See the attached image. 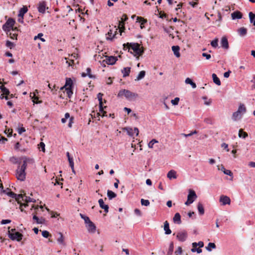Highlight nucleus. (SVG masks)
Wrapping results in <instances>:
<instances>
[{
  "label": "nucleus",
  "instance_id": "nucleus-63",
  "mask_svg": "<svg viewBox=\"0 0 255 255\" xmlns=\"http://www.w3.org/2000/svg\"><path fill=\"white\" fill-rule=\"evenodd\" d=\"M74 118L73 117H71L70 118L69 121V123H68V126L69 128H72V124L74 123Z\"/></svg>",
  "mask_w": 255,
  "mask_h": 255
},
{
  "label": "nucleus",
  "instance_id": "nucleus-34",
  "mask_svg": "<svg viewBox=\"0 0 255 255\" xmlns=\"http://www.w3.org/2000/svg\"><path fill=\"white\" fill-rule=\"evenodd\" d=\"M238 111H239V113L240 114H244L246 112V108L244 104H240L238 109L237 110Z\"/></svg>",
  "mask_w": 255,
  "mask_h": 255
},
{
  "label": "nucleus",
  "instance_id": "nucleus-49",
  "mask_svg": "<svg viewBox=\"0 0 255 255\" xmlns=\"http://www.w3.org/2000/svg\"><path fill=\"white\" fill-rule=\"evenodd\" d=\"M27 164L26 163V162H24L23 160V163L21 165V166H18V168H19V169L20 170H22V172H24L25 171V169L26 168Z\"/></svg>",
  "mask_w": 255,
  "mask_h": 255
},
{
  "label": "nucleus",
  "instance_id": "nucleus-26",
  "mask_svg": "<svg viewBox=\"0 0 255 255\" xmlns=\"http://www.w3.org/2000/svg\"><path fill=\"white\" fill-rule=\"evenodd\" d=\"M176 172L174 170H171L168 172L167 176L170 179H171L172 178L175 179L176 178Z\"/></svg>",
  "mask_w": 255,
  "mask_h": 255
},
{
  "label": "nucleus",
  "instance_id": "nucleus-12",
  "mask_svg": "<svg viewBox=\"0 0 255 255\" xmlns=\"http://www.w3.org/2000/svg\"><path fill=\"white\" fill-rule=\"evenodd\" d=\"M221 44L222 48L225 49H228L229 48V42L226 36L222 37L221 41Z\"/></svg>",
  "mask_w": 255,
  "mask_h": 255
},
{
  "label": "nucleus",
  "instance_id": "nucleus-15",
  "mask_svg": "<svg viewBox=\"0 0 255 255\" xmlns=\"http://www.w3.org/2000/svg\"><path fill=\"white\" fill-rule=\"evenodd\" d=\"M28 8L26 5H23L18 11V17H23L24 14L27 12Z\"/></svg>",
  "mask_w": 255,
  "mask_h": 255
},
{
  "label": "nucleus",
  "instance_id": "nucleus-17",
  "mask_svg": "<svg viewBox=\"0 0 255 255\" xmlns=\"http://www.w3.org/2000/svg\"><path fill=\"white\" fill-rule=\"evenodd\" d=\"M32 219L33 220L35 221L36 223L38 224H43L44 223L45 221V219L44 218L41 217V218L39 219L36 215V213L33 215Z\"/></svg>",
  "mask_w": 255,
  "mask_h": 255
},
{
  "label": "nucleus",
  "instance_id": "nucleus-16",
  "mask_svg": "<svg viewBox=\"0 0 255 255\" xmlns=\"http://www.w3.org/2000/svg\"><path fill=\"white\" fill-rule=\"evenodd\" d=\"M238 34L241 37L245 36L247 34V29L244 27L238 28L237 30Z\"/></svg>",
  "mask_w": 255,
  "mask_h": 255
},
{
  "label": "nucleus",
  "instance_id": "nucleus-19",
  "mask_svg": "<svg viewBox=\"0 0 255 255\" xmlns=\"http://www.w3.org/2000/svg\"><path fill=\"white\" fill-rule=\"evenodd\" d=\"M172 50L174 53V54L176 57L179 58L180 56V54L179 52L180 47L179 46H172Z\"/></svg>",
  "mask_w": 255,
  "mask_h": 255
},
{
  "label": "nucleus",
  "instance_id": "nucleus-31",
  "mask_svg": "<svg viewBox=\"0 0 255 255\" xmlns=\"http://www.w3.org/2000/svg\"><path fill=\"white\" fill-rule=\"evenodd\" d=\"M124 130H126L127 132V134L130 136H133L134 133L133 130L132 128L129 127H126L124 128Z\"/></svg>",
  "mask_w": 255,
  "mask_h": 255
},
{
  "label": "nucleus",
  "instance_id": "nucleus-45",
  "mask_svg": "<svg viewBox=\"0 0 255 255\" xmlns=\"http://www.w3.org/2000/svg\"><path fill=\"white\" fill-rule=\"evenodd\" d=\"M222 168H224V170H223V172L225 174L233 177V173L231 170L225 169L223 166H222Z\"/></svg>",
  "mask_w": 255,
  "mask_h": 255
},
{
  "label": "nucleus",
  "instance_id": "nucleus-2",
  "mask_svg": "<svg viewBox=\"0 0 255 255\" xmlns=\"http://www.w3.org/2000/svg\"><path fill=\"white\" fill-rule=\"evenodd\" d=\"M126 45H129V43L127 44H124V48H125ZM130 47H129L128 46V48L131 49L134 53L135 56H141L144 53V50L140 48V45L138 43H130Z\"/></svg>",
  "mask_w": 255,
  "mask_h": 255
},
{
  "label": "nucleus",
  "instance_id": "nucleus-13",
  "mask_svg": "<svg viewBox=\"0 0 255 255\" xmlns=\"http://www.w3.org/2000/svg\"><path fill=\"white\" fill-rule=\"evenodd\" d=\"M100 208L104 210V211L107 213L109 212V206L105 204L104 200L102 199H100L98 201Z\"/></svg>",
  "mask_w": 255,
  "mask_h": 255
},
{
  "label": "nucleus",
  "instance_id": "nucleus-18",
  "mask_svg": "<svg viewBox=\"0 0 255 255\" xmlns=\"http://www.w3.org/2000/svg\"><path fill=\"white\" fill-rule=\"evenodd\" d=\"M164 230L165 231V234L170 235L171 233V230L169 228V224L167 221L164 222Z\"/></svg>",
  "mask_w": 255,
  "mask_h": 255
},
{
  "label": "nucleus",
  "instance_id": "nucleus-51",
  "mask_svg": "<svg viewBox=\"0 0 255 255\" xmlns=\"http://www.w3.org/2000/svg\"><path fill=\"white\" fill-rule=\"evenodd\" d=\"M43 34L42 33H39L37 35L35 36L34 38V40H36L37 39V38L38 39H40V40L41 41H42V42H44L45 41V39L42 38V37L43 36Z\"/></svg>",
  "mask_w": 255,
  "mask_h": 255
},
{
  "label": "nucleus",
  "instance_id": "nucleus-20",
  "mask_svg": "<svg viewBox=\"0 0 255 255\" xmlns=\"http://www.w3.org/2000/svg\"><path fill=\"white\" fill-rule=\"evenodd\" d=\"M173 222L178 224L181 223V216L179 213H176L173 218Z\"/></svg>",
  "mask_w": 255,
  "mask_h": 255
},
{
  "label": "nucleus",
  "instance_id": "nucleus-14",
  "mask_svg": "<svg viewBox=\"0 0 255 255\" xmlns=\"http://www.w3.org/2000/svg\"><path fill=\"white\" fill-rule=\"evenodd\" d=\"M232 19H241L243 17V14L241 12L236 10L231 14Z\"/></svg>",
  "mask_w": 255,
  "mask_h": 255
},
{
  "label": "nucleus",
  "instance_id": "nucleus-35",
  "mask_svg": "<svg viewBox=\"0 0 255 255\" xmlns=\"http://www.w3.org/2000/svg\"><path fill=\"white\" fill-rule=\"evenodd\" d=\"M74 87H67L66 88V93L67 94V96L69 98H71V96H72L73 92V89Z\"/></svg>",
  "mask_w": 255,
  "mask_h": 255
},
{
  "label": "nucleus",
  "instance_id": "nucleus-54",
  "mask_svg": "<svg viewBox=\"0 0 255 255\" xmlns=\"http://www.w3.org/2000/svg\"><path fill=\"white\" fill-rule=\"evenodd\" d=\"M150 202L148 200H145L143 199H141V204L142 206H148L149 205Z\"/></svg>",
  "mask_w": 255,
  "mask_h": 255
},
{
  "label": "nucleus",
  "instance_id": "nucleus-33",
  "mask_svg": "<svg viewBox=\"0 0 255 255\" xmlns=\"http://www.w3.org/2000/svg\"><path fill=\"white\" fill-rule=\"evenodd\" d=\"M241 118V114L239 113V111H236L235 112H234L232 115V119L236 121L238 119H240Z\"/></svg>",
  "mask_w": 255,
  "mask_h": 255
},
{
  "label": "nucleus",
  "instance_id": "nucleus-56",
  "mask_svg": "<svg viewBox=\"0 0 255 255\" xmlns=\"http://www.w3.org/2000/svg\"><path fill=\"white\" fill-rule=\"evenodd\" d=\"M191 251L192 253L197 252L198 254H200V253H202V250L200 248H198L197 247H196V248H192L191 250Z\"/></svg>",
  "mask_w": 255,
  "mask_h": 255
},
{
  "label": "nucleus",
  "instance_id": "nucleus-40",
  "mask_svg": "<svg viewBox=\"0 0 255 255\" xmlns=\"http://www.w3.org/2000/svg\"><path fill=\"white\" fill-rule=\"evenodd\" d=\"M145 75V71L142 70V71H140L139 73H138L135 80H140L143 79Z\"/></svg>",
  "mask_w": 255,
  "mask_h": 255
},
{
  "label": "nucleus",
  "instance_id": "nucleus-1",
  "mask_svg": "<svg viewBox=\"0 0 255 255\" xmlns=\"http://www.w3.org/2000/svg\"><path fill=\"white\" fill-rule=\"evenodd\" d=\"M123 96L128 101H134L138 97L137 93H133L126 89L120 90L118 94V97H122Z\"/></svg>",
  "mask_w": 255,
  "mask_h": 255
},
{
  "label": "nucleus",
  "instance_id": "nucleus-27",
  "mask_svg": "<svg viewBox=\"0 0 255 255\" xmlns=\"http://www.w3.org/2000/svg\"><path fill=\"white\" fill-rule=\"evenodd\" d=\"M24 197H25L24 195H22L21 194H16V197L15 198V199L17 201V203L19 204L22 201H24Z\"/></svg>",
  "mask_w": 255,
  "mask_h": 255
},
{
  "label": "nucleus",
  "instance_id": "nucleus-39",
  "mask_svg": "<svg viewBox=\"0 0 255 255\" xmlns=\"http://www.w3.org/2000/svg\"><path fill=\"white\" fill-rule=\"evenodd\" d=\"M0 90L5 95H8L9 94V91L8 89L5 87L4 86L0 85Z\"/></svg>",
  "mask_w": 255,
  "mask_h": 255
},
{
  "label": "nucleus",
  "instance_id": "nucleus-3",
  "mask_svg": "<svg viewBox=\"0 0 255 255\" xmlns=\"http://www.w3.org/2000/svg\"><path fill=\"white\" fill-rule=\"evenodd\" d=\"M15 23V20L12 18H9L5 23L2 26V28L7 34L13 29V27Z\"/></svg>",
  "mask_w": 255,
  "mask_h": 255
},
{
  "label": "nucleus",
  "instance_id": "nucleus-9",
  "mask_svg": "<svg viewBox=\"0 0 255 255\" xmlns=\"http://www.w3.org/2000/svg\"><path fill=\"white\" fill-rule=\"evenodd\" d=\"M16 175L17 179L19 180L23 181L25 179V171L22 172V170L19 169V168L16 171Z\"/></svg>",
  "mask_w": 255,
  "mask_h": 255
},
{
  "label": "nucleus",
  "instance_id": "nucleus-24",
  "mask_svg": "<svg viewBox=\"0 0 255 255\" xmlns=\"http://www.w3.org/2000/svg\"><path fill=\"white\" fill-rule=\"evenodd\" d=\"M130 72V67H125L123 70H122V73L123 74V77H126L128 76L129 75Z\"/></svg>",
  "mask_w": 255,
  "mask_h": 255
},
{
  "label": "nucleus",
  "instance_id": "nucleus-30",
  "mask_svg": "<svg viewBox=\"0 0 255 255\" xmlns=\"http://www.w3.org/2000/svg\"><path fill=\"white\" fill-rule=\"evenodd\" d=\"M107 196L110 200H111L117 197V194L110 190L107 191Z\"/></svg>",
  "mask_w": 255,
  "mask_h": 255
},
{
  "label": "nucleus",
  "instance_id": "nucleus-5",
  "mask_svg": "<svg viewBox=\"0 0 255 255\" xmlns=\"http://www.w3.org/2000/svg\"><path fill=\"white\" fill-rule=\"evenodd\" d=\"M7 235L11 240L17 242L21 241L23 237V235L18 232H15L14 233L8 232Z\"/></svg>",
  "mask_w": 255,
  "mask_h": 255
},
{
  "label": "nucleus",
  "instance_id": "nucleus-23",
  "mask_svg": "<svg viewBox=\"0 0 255 255\" xmlns=\"http://www.w3.org/2000/svg\"><path fill=\"white\" fill-rule=\"evenodd\" d=\"M213 82L217 85L218 86H220L221 84L220 79L218 77L217 75L215 73H213L212 75Z\"/></svg>",
  "mask_w": 255,
  "mask_h": 255
},
{
  "label": "nucleus",
  "instance_id": "nucleus-50",
  "mask_svg": "<svg viewBox=\"0 0 255 255\" xmlns=\"http://www.w3.org/2000/svg\"><path fill=\"white\" fill-rule=\"evenodd\" d=\"M27 164L26 163V162H24L23 160V163L21 165V166H18V168H19V169L20 170H22V172H24L25 171V169L26 168Z\"/></svg>",
  "mask_w": 255,
  "mask_h": 255
},
{
  "label": "nucleus",
  "instance_id": "nucleus-21",
  "mask_svg": "<svg viewBox=\"0 0 255 255\" xmlns=\"http://www.w3.org/2000/svg\"><path fill=\"white\" fill-rule=\"evenodd\" d=\"M107 35H108V36H107L106 37V39L108 40L112 41L113 40V39L116 38V32L113 35V31H112V30H111V29H110L108 31Z\"/></svg>",
  "mask_w": 255,
  "mask_h": 255
},
{
  "label": "nucleus",
  "instance_id": "nucleus-44",
  "mask_svg": "<svg viewBox=\"0 0 255 255\" xmlns=\"http://www.w3.org/2000/svg\"><path fill=\"white\" fill-rule=\"evenodd\" d=\"M218 39L216 38L214 40L211 41V45L214 48H217L218 46Z\"/></svg>",
  "mask_w": 255,
  "mask_h": 255
},
{
  "label": "nucleus",
  "instance_id": "nucleus-55",
  "mask_svg": "<svg viewBox=\"0 0 255 255\" xmlns=\"http://www.w3.org/2000/svg\"><path fill=\"white\" fill-rule=\"evenodd\" d=\"M80 216H81V218L84 220L85 223L86 224L88 223V222H89L90 221V218L88 216H86L82 214H80Z\"/></svg>",
  "mask_w": 255,
  "mask_h": 255
},
{
  "label": "nucleus",
  "instance_id": "nucleus-4",
  "mask_svg": "<svg viewBox=\"0 0 255 255\" xmlns=\"http://www.w3.org/2000/svg\"><path fill=\"white\" fill-rule=\"evenodd\" d=\"M197 197V196L195 191L190 189L187 196V200L185 202V204L187 206L189 205L196 200Z\"/></svg>",
  "mask_w": 255,
  "mask_h": 255
},
{
  "label": "nucleus",
  "instance_id": "nucleus-36",
  "mask_svg": "<svg viewBox=\"0 0 255 255\" xmlns=\"http://www.w3.org/2000/svg\"><path fill=\"white\" fill-rule=\"evenodd\" d=\"M136 22H140L141 25H143L147 23V20L146 19H145L142 17L137 16L136 18Z\"/></svg>",
  "mask_w": 255,
  "mask_h": 255
},
{
  "label": "nucleus",
  "instance_id": "nucleus-32",
  "mask_svg": "<svg viewBox=\"0 0 255 255\" xmlns=\"http://www.w3.org/2000/svg\"><path fill=\"white\" fill-rule=\"evenodd\" d=\"M128 19L126 14H124L122 17L121 21H119V25L122 26L125 29V22Z\"/></svg>",
  "mask_w": 255,
  "mask_h": 255
},
{
  "label": "nucleus",
  "instance_id": "nucleus-48",
  "mask_svg": "<svg viewBox=\"0 0 255 255\" xmlns=\"http://www.w3.org/2000/svg\"><path fill=\"white\" fill-rule=\"evenodd\" d=\"M86 72H87V76L90 78H93V79H95L96 78V76L95 75H93L92 74H91V69L90 68L88 67L86 69Z\"/></svg>",
  "mask_w": 255,
  "mask_h": 255
},
{
  "label": "nucleus",
  "instance_id": "nucleus-61",
  "mask_svg": "<svg viewBox=\"0 0 255 255\" xmlns=\"http://www.w3.org/2000/svg\"><path fill=\"white\" fill-rule=\"evenodd\" d=\"M202 99L203 100H205V101L204 102V104L205 105H208V106L211 105V102H212L211 99H209L208 101H207V97L206 96L203 97Z\"/></svg>",
  "mask_w": 255,
  "mask_h": 255
},
{
  "label": "nucleus",
  "instance_id": "nucleus-22",
  "mask_svg": "<svg viewBox=\"0 0 255 255\" xmlns=\"http://www.w3.org/2000/svg\"><path fill=\"white\" fill-rule=\"evenodd\" d=\"M197 209L200 215H203L204 214V208L201 203H198L197 205Z\"/></svg>",
  "mask_w": 255,
  "mask_h": 255
},
{
  "label": "nucleus",
  "instance_id": "nucleus-43",
  "mask_svg": "<svg viewBox=\"0 0 255 255\" xmlns=\"http://www.w3.org/2000/svg\"><path fill=\"white\" fill-rule=\"evenodd\" d=\"M24 161L26 162L27 164H29L32 165L34 163V160L29 157H24Z\"/></svg>",
  "mask_w": 255,
  "mask_h": 255
},
{
  "label": "nucleus",
  "instance_id": "nucleus-47",
  "mask_svg": "<svg viewBox=\"0 0 255 255\" xmlns=\"http://www.w3.org/2000/svg\"><path fill=\"white\" fill-rule=\"evenodd\" d=\"M5 45L6 46L9 47L10 49H12L15 47V44L13 42H12L9 40H7L6 41Z\"/></svg>",
  "mask_w": 255,
  "mask_h": 255
},
{
  "label": "nucleus",
  "instance_id": "nucleus-38",
  "mask_svg": "<svg viewBox=\"0 0 255 255\" xmlns=\"http://www.w3.org/2000/svg\"><path fill=\"white\" fill-rule=\"evenodd\" d=\"M216 248V246L214 243H209L208 245V246L206 247V250L209 251L211 252L212 251V249H215Z\"/></svg>",
  "mask_w": 255,
  "mask_h": 255
},
{
  "label": "nucleus",
  "instance_id": "nucleus-52",
  "mask_svg": "<svg viewBox=\"0 0 255 255\" xmlns=\"http://www.w3.org/2000/svg\"><path fill=\"white\" fill-rule=\"evenodd\" d=\"M42 235L45 238H48L50 237H51V234L47 231H43L42 232Z\"/></svg>",
  "mask_w": 255,
  "mask_h": 255
},
{
  "label": "nucleus",
  "instance_id": "nucleus-37",
  "mask_svg": "<svg viewBox=\"0 0 255 255\" xmlns=\"http://www.w3.org/2000/svg\"><path fill=\"white\" fill-rule=\"evenodd\" d=\"M174 249V244L173 242H171L170 243L169 249L167 253V255H172Z\"/></svg>",
  "mask_w": 255,
  "mask_h": 255
},
{
  "label": "nucleus",
  "instance_id": "nucleus-25",
  "mask_svg": "<svg viewBox=\"0 0 255 255\" xmlns=\"http://www.w3.org/2000/svg\"><path fill=\"white\" fill-rule=\"evenodd\" d=\"M65 87H74L73 81L70 78H66Z\"/></svg>",
  "mask_w": 255,
  "mask_h": 255
},
{
  "label": "nucleus",
  "instance_id": "nucleus-42",
  "mask_svg": "<svg viewBox=\"0 0 255 255\" xmlns=\"http://www.w3.org/2000/svg\"><path fill=\"white\" fill-rule=\"evenodd\" d=\"M6 129L4 130V132L5 134H7V137H10L12 135L13 130L11 128H7L6 126Z\"/></svg>",
  "mask_w": 255,
  "mask_h": 255
},
{
  "label": "nucleus",
  "instance_id": "nucleus-62",
  "mask_svg": "<svg viewBox=\"0 0 255 255\" xmlns=\"http://www.w3.org/2000/svg\"><path fill=\"white\" fill-rule=\"evenodd\" d=\"M6 195L12 198H14L16 197V193L12 192V191H9V192H8L6 193Z\"/></svg>",
  "mask_w": 255,
  "mask_h": 255
},
{
  "label": "nucleus",
  "instance_id": "nucleus-10",
  "mask_svg": "<svg viewBox=\"0 0 255 255\" xmlns=\"http://www.w3.org/2000/svg\"><path fill=\"white\" fill-rule=\"evenodd\" d=\"M219 201L223 205H230L231 203L230 198L228 196L223 195L220 196Z\"/></svg>",
  "mask_w": 255,
  "mask_h": 255
},
{
  "label": "nucleus",
  "instance_id": "nucleus-29",
  "mask_svg": "<svg viewBox=\"0 0 255 255\" xmlns=\"http://www.w3.org/2000/svg\"><path fill=\"white\" fill-rule=\"evenodd\" d=\"M185 82L186 84H190L193 88H196V83L194 82L191 79L189 78H187Z\"/></svg>",
  "mask_w": 255,
  "mask_h": 255
},
{
  "label": "nucleus",
  "instance_id": "nucleus-60",
  "mask_svg": "<svg viewBox=\"0 0 255 255\" xmlns=\"http://www.w3.org/2000/svg\"><path fill=\"white\" fill-rule=\"evenodd\" d=\"M180 100L179 98L176 97L174 99L172 100L171 102L173 105H177Z\"/></svg>",
  "mask_w": 255,
  "mask_h": 255
},
{
  "label": "nucleus",
  "instance_id": "nucleus-8",
  "mask_svg": "<svg viewBox=\"0 0 255 255\" xmlns=\"http://www.w3.org/2000/svg\"><path fill=\"white\" fill-rule=\"evenodd\" d=\"M46 2L45 1H42L39 2L38 4V11L41 13L45 12L46 9H48V7H46Z\"/></svg>",
  "mask_w": 255,
  "mask_h": 255
},
{
  "label": "nucleus",
  "instance_id": "nucleus-41",
  "mask_svg": "<svg viewBox=\"0 0 255 255\" xmlns=\"http://www.w3.org/2000/svg\"><path fill=\"white\" fill-rule=\"evenodd\" d=\"M59 235L60 237L57 239V242L59 244L65 245V243L64 241V237L61 233H59Z\"/></svg>",
  "mask_w": 255,
  "mask_h": 255
},
{
  "label": "nucleus",
  "instance_id": "nucleus-64",
  "mask_svg": "<svg viewBox=\"0 0 255 255\" xmlns=\"http://www.w3.org/2000/svg\"><path fill=\"white\" fill-rule=\"evenodd\" d=\"M17 131L19 134H21L23 132L25 131V129L24 127L18 128Z\"/></svg>",
  "mask_w": 255,
  "mask_h": 255
},
{
  "label": "nucleus",
  "instance_id": "nucleus-6",
  "mask_svg": "<svg viewBox=\"0 0 255 255\" xmlns=\"http://www.w3.org/2000/svg\"><path fill=\"white\" fill-rule=\"evenodd\" d=\"M187 233L185 231L178 232L176 235L177 239L180 241L183 242L185 241L187 238Z\"/></svg>",
  "mask_w": 255,
  "mask_h": 255
},
{
  "label": "nucleus",
  "instance_id": "nucleus-53",
  "mask_svg": "<svg viewBox=\"0 0 255 255\" xmlns=\"http://www.w3.org/2000/svg\"><path fill=\"white\" fill-rule=\"evenodd\" d=\"M158 141L155 139H152L148 144V146L149 148H153V146L154 143H157Z\"/></svg>",
  "mask_w": 255,
  "mask_h": 255
},
{
  "label": "nucleus",
  "instance_id": "nucleus-58",
  "mask_svg": "<svg viewBox=\"0 0 255 255\" xmlns=\"http://www.w3.org/2000/svg\"><path fill=\"white\" fill-rule=\"evenodd\" d=\"M10 161L14 164H20L21 163V162L18 161L17 158L15 157H12L10 158Z\"/></svg>",
  "mask_w": 255,
  "mask_h": 255
},
{
  "label": "nucleus",
  "instance_id": "nucleus-7",
  "mask_svg": "<svg viewBox=\"0 0 255 255\" xmlns=\"http://www.w3.org/2000/svg\"><path fill=\"white\" fill-rule=\"evenodd\" d=\"M118 60V58L116 56H107L106 59L103 61V62H105L108 65H114Z\"/></svg>",
  "mask_w": 255,
  "mask_h": 255
},
{
  "label": "nucleus",
  "instance_id": "nucleus-28",
  "mask_svg": "<svg viewBox=\"0 0 255 255\" xmlns=\"http://www.w3.org/2000/svg\"><path fill=\"white\" fill-rule=\"evenodd\" d=\"M239 136L240 138L245 139L248 136V134L247 132L244 131L243 129H240L239 131Z\"/></svg>",
  "mask_w": 255,
  "mask_h": 255
},
{
  "label": "nucleus",
  "instance_id": "nucleus-59",
  "mask_svg": "<svg viewBox=\"0 0 255 255\" xmlns=\"http://www.w3.org/2000/svg\"><path fill=\"white\" fill-rule=\"evenodd\" d=\"M103 94L101 93H99L97 95V98L98 99V101L99 102V104H103Z\"/></svg>",
  "mask_w": 255,
  "mask_h": 255
},
{
  "label": "nucleus",
  "instance_id": "nucleus-11",
  "mask_svg": "<svg viewBox=\"0 0 255 255\" xmlns=\"http://www.w3.org/2000/svg\"><path fill=\"white\" fill-rule=\"evenodd\" d=\"M87 228L88 232L90 233H94L96 230V227L95 224L90 220L88 223H86Z\"/></svg>",
  "mask_w": 255,
  "mask_h": 255
},
{
  "label": "nucleus",
  "instance_id": "nucleus-46",
  "mask_svg": "<svg viewBox=\"0 0 255 255\" xmlns=\"http://www.w3.org/2000/svg\"><path fill=\"white\" fill-rule=\"evenodd\" d=\"M24 201L25 202H27V203H28V202L35 203L36 202V200L33 198H31L30 197L26 196L25 195Z\"/></svg>",
  "mask_w": 255,
  "mask_h": 255
},
{
  "label": "nucleus",
  "instance_id": "nucleus-57",
  "mask_svg": "<svg viewBox=\"0 0 255 255\" xmlns=\"http://www.w3.org/2000/svg\"><path fill=\"white\" fill-rule=\"evenodd\" d=\"M8 36H9L10 38L13 40H17V34L16 33H12L11 32H9V34H8Z\"/></svg>",
  "mask_w": 255,
  "mask_h": 255
}]
</instances>
